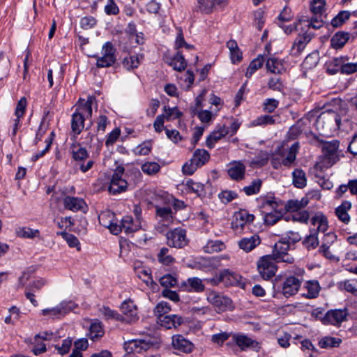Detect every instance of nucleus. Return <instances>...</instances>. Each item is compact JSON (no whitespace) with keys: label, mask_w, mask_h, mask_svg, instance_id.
Masks as SVG:
<instances>
[{"label":"nucleus","mask_w":357,"mask_h":357,"mask_svg":"<svg viewBox=\"0 0 357 357\" xmlns=\"http://www.w3.org/2000/svg\"><path fill=\"white\" fill-rule=\"evenodd\" d=\"M119 227L121 231L123 230L126 234H132L142 228V222L134 221L132 217L126 215L122 218Z\"/></svg>","instance_id":"393cba45"},{"label":"nucleus","mask_w":357,"mask_h":357,"mask_svg":"<svg viewBox=\"0 0 357 357\" xmlns=\"http://www.w3.org/2000/svg\"><path fill=\"white\" fill-rule=\"evenodd\" d=\"M209 158L210 155L205 149H197L192 157V161H194L199 167L203 166L206 162H208Z\"/></svg>","instance_id":"37998d69"},{"label":"nucleus","mask_w":357,"mask_h":357,"mask_svg":"<svg viewBox=\"0 0 357 357\" xmlns=\"http://www.w3.org/2000/svg\"><path fill=\"white\" fill-rule=\"evenodd\" d=\"M60 234L70 247L76 248L77 250H80L79 242L75 236L65 231L61 232Z\"/></svg>","instance_id":"0e129e2a"},{"label":"nucleus","mask_w":357,"mask_h":357,"mask_svg":"<svg viewBox=\"0 0 357 357\" xmlns=\"http://www.w3.org/2000/svg\"><path fill=\"white\" fill-rule=\"evenodd\" d=\"M261 243L258 235H252L250 237H245L238 241V246L241 249L248 252L255 248Z\"/></svg>","instance_id":"2f4dec72"},{"label":"nucleus","mask_w":357,"mask_h":357,"mask_svg":"<svg viewBox=\"0 0 357 357\" xmlns=\"http://www.w3.org/2000/svg\"><path fill=\"white\" fill-rule=\"evenodd\" d=\"M34 271L35 269L33 267H29L26 270L24 271L21 276L18 278L17 288L24 287Z\"/></svg>","instance_id":"774afa93"},{"label":"nucleus","mask_w":357,"mask_h":357,"mask_svg":"<svg viewBox=\"0 0 357 357\" xmlns=\"http://www.w3.org/2000/svg\"><path fill=\"white\" fill-rule=\"evenodd\" d=\"M337 286L341 290H345L347 292L357 295V279L351 278L341 281L338 282Z\"/></svg>","instance_id":"79ce46f5"},{"label":"nucleus","mask_w":357,"mask_h":357,"mask_svg":"<svg viewBox=\"0 0 357 357\" xmlns=\"http://www.w3.org/2000/svg\"><path fill=\"white\" fill-rule=\"evenodd\" d=\"M282 218V212L280 209L278 211L270 212L264 214V221L267 225H273Z\"/></svg>","instance_id":"6e6d98bb"},{"label":"nucleus","mask_w":357,"mask_h":357,"mask_svg":"<svg viewBox=\"0 0 357 357\" xmlns=\"http://www.w3.org/2000/svg\"><path fill=\"white\" fill-rule=\"evenodd\" d=\"M292 183L297 188L302 189L307 185L305 172L301 169H295L292 172Z\"/></svg>","instance_id":"e433bc0d"},{"label":"nucleus","mask_w":357,"mask_h":357,"mask_svg":"<svg viewBox=\"0 0 357 357\" xmlns=\"http://www.w3.org/2000/svg\"><path fill=\"white\" fill-rule=\"evenodd\" d=\"M124 168L118 167L114 174H112L110 180L108 191L109 193L116 195L124 192L128 188V182L126 179L123 178Z\"/></svg>","instance_id":"423d86ee"},{"label":"nucleus","mask_w":357,"mask_h":357,"mask_svg":"<svg viewBox=\"0 0 357 357\" xmlns=\"http://www.w3.org/2000/svg\"><path fill=\"white\" fill-rule=\"evenodd\" d=\"M180 289L187 292L201 293L204 291L205 285L202 279L191 277L181 283Z\"/></svg>","instance_id":"2eb2a0df"},{"label":"nucleus","mask_w":357,"mask_h":357,"mask_svg":"<svg viewBox=\"0 0 357 357\" xmlns=\"http://www.w3.org/2000/svg\"><path fill=\"white\" fill-rule=\"evenodd\" d=\"M325 5V0H312L310 10L313 15H322Z\"/></svg>","instance_id":"338daca9"},{"label":"nucleus","mask_w":357,"mask_h":357,"mask_svg":"<svg viewBox=\"0 0 357 357\" xmlns=\"http://www.w3.org/2000/svg\"><path fill=\"white\" fill-rule=\"evenodd\" d=\"M165 62L173 68L176 71H183L185 69L187 63L180 52H178L173 56H167L165 58Z\"/></svg>","instance_id":"c85d7f7f"},{"label":"nucleus","mask_w":357,"mask_h":357,"mask_svg":"<svg viewBox=\"0 0 357 357\" xmlns=\"http://www.w3.org/2000/svg\"><path fill=\"white\" fill-rule=\"evenodd\" d=\"M153 347V343L150 338L135 339L128 342L126 349L128 352L142 354Z\"/></svg>","instance_id":"4468645a"},{"label":"nucleus","mask_w":357,"mask_h":357,"mask_svg":"<svg viewBox=\"0 0 357 357\" xmlns=\"http://www.w3.org/2000/svg\"><path fill=\"white\" fill-rule=\"evenodd\" d=\"M157 257L160 263L166 266L171 265L175 261V259L171 255H169V249L165 247L160 249Z\"/></svg>","instance_id":"09e8293b"},{"label":"nucleus","mask_w":357,"mask_h":357,"mask_svg":"<svg viewBox=\"0 0 357 357\" xmlns=\"http://www.w3.org/2000/svg\"><path fill=\"white\" fill-rule=\"evenodd\" d=\"M232 340L243 351L248 348L257 349L259 347V343L257 341L243 334H234L232 336Z\"/></svg>","instance_id":"5701e85b"},{"label":"nucleus","mask_w":357,"mask_h":357,"mask_svg":"<svg viewBox=\"0 0 357 357\" xmlns=\"http://www.w3.org/2000/svg\"><path fill=\"white\" fill-rule=\"evenodd\" d=\"M26 105L27 101L26 98L24 97L21 98L17 104L15 111V115L16 116V119H15V123L13 125V135H15L17 130L21 126L20 119L23 117L25 113Z\"/></svg>","instance_id":"c756f323"},{"label":"nucleus","mask_w":357,"mask_h":357,"mask_svg":"<svg viewBox=\"0 0 357 357\" xmlns=\"http://www.w3.org/2000/svg\"><path fill=\"white\" fill-rule=\"evenodd\" d=\"M214 7L213 0H197V4L195 6V10L197 12L209 13Z\"/></svg>","instance_id":"5fc2aeb1"},{"label":"nucleus","mask_w":357,"mask_h":357,"mask_svg":"<svg viewBox=\"0 0 357 357\" xmlns=\"http://www.w3.org/2000/svg\"><path fill=\"white\" fill-rule=\"evenodd\" d=\"M143 59L144 55L142 54L129 55L123 59L122 64L127 70H132L137 68Z\"/></svg>","instance_id":"72a5a7b5"},{"label":"nucleus","mask_w":357,"mask_h":357,"mask_svg":"<svg viewBox=\"0 0 357 357\" xmlns=\"http://www.w3.org/2000/svg\"><path fill=\"white\" fill-rule=\"evenodd\" d=\"M72 157L76 162V166L84 162V160L89 158V154L86 149L79 146V144L72 145Z\"/></svg>","instance_id":"c9c22d12"},{"label":"nucleus","mask_w":357,"mask_h":357,"mask_svg":"<svg viewBox=\"0 0 357 357\" xmlns=\"http://www.w3.org/2000/svg\"><path fill=\"white\" fill-rule=\"evenodd\" d=\"M116 49L111 42L105 43L101 50V56H95L98 68H108L112 66L116 60Z\"/></svg>","instance_id":"7ed1b4c3"},{"label":"nucleus","mask_w":357,"mask_h":357,"mask_svg":"<svg viewBox=\"0 0 357 357\" xmlns=\"http://www.w3.org/2000/svg\"><path fill=\"white\" fill-rule=\"evenodd\" d=\"M98 220L100 224L108 228L112 234L116 235L121 232V228L115 221V214L112 211H102L98 216Z\"/></svg>","instance_id":"f8f14e48"},{"label":"nucleus","mask_w":357,"mask_h":357,"mask_svg":"<svg viewBox=\"0 0 357 357\" xmlns=\"http://www.w3.org/2000/svg\"><path fill=\"white\" fill-rule=\"evenodd\" d=\"M302 22H303L305 24V26H307L308 29L312 28L315 30L321 28L324 24L323 20V15H313V16L311 17L310 19L303 18L299 20V23Z\"/></svg>","instance_id":"4c0bfd02"},{"label":"nucleus","mask_w":357,"mask_h":357,"mask_svg":"<svg viewBox=\"0 0 357 357\" xmlns=\"http://www.w3.org/2000/svg\"><path fill=\"white\" fill-rule=\"evenodd\" d=\"M262 181L259 178H257L253 180L249 185L245 186L242 190L246 195L251 196L259 193Z\"/></svg>","instance_id":"de8ad7c7"},{"label":"nucleus","mask_w":357,"mask_h":357,"mask_svg":"<svg viewBox=\"0 0 357 357\" xmlns=\"http://www.w3.org/2000/svg\"><path fill=\"white\" fill-rule=\"evenodd\" d=\"M217 281L223 282L227 286H233L238 282L239 276L238 274L225 269L220 273Z\"/></svg>","instance_id":"473e14b6"},{"label":"nucleus","mask_w":357,"mask_h":357,"mask_svg":"<svg viewBox=\"0 0 357 357\" xmlns=\"http://www.w3.org/2000/svg\"><path fill=\"white\" fill-rule=\"evenodd\" d=\"M157 321L161 326L167 329H171L176 328L181 326L184 322V319L177 314H168L158 318Z\"/></svg>","instance_id":"aec40b11"},{"label":"nucleus","mask_w":357,"mask_h":357,"mask_svg":"<svg viewBox=\"0 0 357 357\" xmlns=\"http://www.w3.org/2000/svg\"><path fill=\"white\" fill-rule=\"evenodd\" d=\"M85 118L80 113L75 112L71 116L70 135L76 138L82 132L85 125Z\"/></svg>","instance_id":"412c9836"},{"label":"nucleus","mask_w":357,"mask_h":357,"mask_svg":"<svg viewBox=\"0 0 357 357\" xmlns=\"http://www.w3.org/2000/svg\"><path fill=\"white\" fill-rule=\"evenodd\" d=\"M347 313L345 310H334L328 311L322 319L324 324L340 325L346 320Z\"/></svg>","instance_id":"a211bd4d"},{"label":"nucleus","mask_w":357,"mask_h":357,"mask_svg":"<svg viewBox=\"0 0 357 357\" xmlns=\"http://www.w3.org/2000/svg\"><path fill=\"white\" fill-rule=\"evenodd\" d=\"M76 305L73 301H63L53 308H47L42 310V314L50 316L52 319H59L75 309Z\"/></svg>","instance_id":"6e6552de"},{"label":"nucleus","mask_w":357,"mask_h":357,"mask_svg":"<svg viewBox=\"0 0 357 357\" xmlns=\"http://www.w3.org/2000/svg\"><path fill=\"white\" fill-rule=\"evenodd\" d=\"M275 263L271 255L264 256L258 261L257 270L264 280H268L275 275L278 270Z\"/></svg>","instance_id":"20e7f679"},{"label":"nucleus","mask_w":357,"mask_h":357,"mask_svg":"<svg viewBox=\"0 0 357 357\" xmlns=\"http://www.w3.org/2000/svg\"><path fill=\"white\" fill-rule=\"evenodd\" d=\"M160 284L165 287V289L174 287L178 284V275L174 274H165L160 278Z\"/></svg>","instance_id":"c03bdc74"},{"label":"nucleus","mask_w":357,"mask_h":357,"mask_svg":"<svg viewBox=\"0 0 357 357\" xmlns=\"http://www.w3.org/2000/svg\"><path fill=\"white\" fill-rule=\"evenodd\" d=\"M307 203V200L305 199H302L301 200L291 199L286 203L284 206L287 211L297 212L304 208Z\"/></svg>","instance_id":"a18cd8bd"},{"label":"nucleus","mask_w":357,"mask_h":357,"mask_svg":"<svg viewBox=\"0 0 357 357\" xmlns=\"http://www.w3.org/2000/svg\"><path fill=\"white\" fill-rule=\"evenodd\" d=\"M121 310L123 314L122 321L132 323L138 319L137 307L132 301H125L121 305Z\"/></svg>","instance_id":"dca6fc26"},{"label":"nucleus","mask_w":357,"mask_h":357,"mask_svg":"<svg viewBox=\"0 0 357 357\" xmlns=\"http://www.w3.org/2000/svg\"><path fill=\"white\" fill-rule=\"evenodd\" d=\"M225 244L223 242L219 240H210L207 242L205 246H204L203 249L205 252L212 253V252H218L222 251L225 249Z\"/></svg>","instance_id":"49530a36"},{"label":"nucleus","mask_w":357,"mask_h":357,"mask_svg":"<svg viewBox=\"0 0 357 357\" xmlns=\"http://www.w3.org/2000/svg\"><path fill=\"white\" fill-rule=\"evenodd\" d=\"M65 208L72 211H82L86 206L85 202L81 198L67 196L63 199Z\"/></svg>","instance_id":"7c9ffc66"},{"label":"nucleus","mask_w":357,"mask_h":357,"mask_svg":"<svg viewBox=\"0 0 357 357\" xmlns=\"http://www.w3.org/2000/svg\"><path fill=\"white\" fill-rule=\"evenodd\" d=\"M105 333L102 325L98 320L91 323L89 327V336L93 340H96L102 337Z\"/></svg>","instance_id":"a19ab883"},{"label":"nucleus","mask_w":357,"mask_h":357,"mask_svg":"<svg viewBox=\"0 0 357 357\" xmlns=\"http://www.w3.org/2000/svg\"><path fill=\"white\" fill-rule=\"evenodd\" d=\"M342 342V340L340 338H335L333 337H324L319 342L321 348H332L337 347Z\"/></svg>","instance_id":"4d7b16f0"},{"label":"nucleus","mask_w":357,"mask_h":357,"mask_svg":"<svg viewBox=\"0 0 357 357\" xmlns=\"http://www.w3.org/2000/svg\"><path fill=\"white\" fill-rule=\"evenodd\" d=\"M257 201L263 214L278 211L282 206V202L273 195L260 196Z\"/></svg>","instance_id":"9d476101"},{"label":"nucleus","mask_w":357,"mask_h":357,"mask_svg":"<svg viewBox=\"0 0 357 357\" xmlns=\"http://www.w3.org/2000/svg\"><path fill=\"white\" fill-rule=\"evenodd\" d=\"M245 166L241 161H233L229 163L227 169L229 176L234 181H239L245 178Z\"/></svg>","instance_id":"6ab92c4d"},{"label":"nucleus","mask_w":357,"mask_h":357,"mask_svg":"<svg viewBox=\"0 0 357 357\" xmlns=\"http://www.w3.org/2000/svg\"><path fill=\"white\" fill-rule=\"evenodd\" d=\"M299 149L298 142L293 144L289 149L287 155L282 159V164L285 167H290L296 160Z\"/></svg>","instance_id":"58836bf2"},{"label":"nucleus","mask_w":357,"mask_h":357,"mask_svg":"<svg viewBox=\"0 0 357 357\" xmlns=\"http://www.w3.org/2000/svg\"><path fill=\"white\" fill-rule=\"evenodd\" d=\"M93 105L97 106L96 98L93 96H88L86 100L80 98L75 112L80 113L85 119L91 118Z\"/></svg>","instance_id":"f3484780"},{"label":"nucleus","mask_w":357,"mask_h":357,"mask_svg":"<svg viewBox=\"0 0 357 357\" xmlns=\"http://www.w3.org/2000/svg\"><path fill=\"white\" fill-rule=\"evenodd\" d=\"M185 186L188 190L195 193L198 197L204 195V185L200 183L189 179L186 181Z\"/></svg>","instance_id":"8fccbe9b"},{"label":"nucleus","mask_w":357,"mask_h":357,"mask_svg":"<svg viewBox=\"0 0 357 357\" xmlns=\"http://www.w3.org/2000/svg\"><path fill=\"white\" fill-rule=\"evenodd\" d=\"M72 339L68 337L62 341L61 345L56 344L54 346V348L59 354L64 356L70 351L72 346Z\"/></svg>","instance_id":"69168bd1"},{"label":"nucleus","mask_w":357,"mask_h":357,"mask_svg":"<svg viewBox=\"0 0 357 357\" xmlns=\"http://www.w3.org/2000/svg\"><path fill=\"white\" fill-rule=\"evenodd\" d=\"M141 169L147 175H153L160 171V166L155 162H146L142 165Z\"/></svg>","instance_id":"680f3d73"},{"label":"nucleus","mask_w":357,"mask_h":357,"mask_svg":"<svg viewBox=\"0 0 357 357\" xmlns=\"http://www.w3.org/2000/svg\"><path fill=\"white\" fill-rule=\"evenodd\" d=\"M311 39L312 36L310 33H305L303 35H299L291 47L290 54L293 56H298Z\"/></svg>","instance_id":"a878e982"},{"label":"nucleus","mask_w":357,"mask_h":357,"mask_svg":"<svg viewBox=\"0 0 357 357\" xmlns=\"http://www.w3.org/2000/svg\"><path fill=\"white\" fill-rule=\"evenodd\" d=\"M171 311L170 305L165 301L158 303L154 308V314L158 318L167 315V314Z\"/></svg>","instance_id":"13d9d810"},{"label":"nucleus","mask_w":357,"mask_h":357,"mask_svg":"<svg viewBox=\"0 0 357 357\" xmlns=\"http://www.w3.org/2000/svg\"><path fill=\"white\" fill-rule=\"evenodd\" d=\"M349 39V33L338 31L335 33L331 40V46L334 49H340Z\"/></svg>","instance_id":"f704fd0d"},{"label":"nucleus","mask_w":357,"mask_h":357,"mask_svg":"<svg viewBox=\"0 0 357 357\" xmlns=\"http://www.w3.org/2000/svg\"><path fill=\"white\" fill-rule=\"evenodd\" d=\"M350 15L349 11L342 10L332 19L331 24L334 28H338L349 19Z\"/></svg>","instance_id":"603ef678"},{"label":"nucleus","mask_w":357,"mask_h":357,"mask_svg":"<svg viewBox=\"0 0 357 357\" xmlns=\"http://www.w3.org/2000/svg\"><path fill=\"white\" fill-rule=\"evenodd\" d=\"M266 67L268 71L274 74H281L286 70L284 61L272 56L267 59Z\"/></svg>","instance_id":"bb28decb"},{"label":"nucleus","mask_w":357,"mask_h":357,"mask_svg":"<svg viewBox=\"0 0 357 357\" xmlns=\"http://www.w3.org/2000/svg\"><path fill=\"white\" fill-rule=\"evenodd\" d=\"M311 224L313 227L310 229V234L303 241V244L308 250L317 248L319 245L318 233H325L328 227L326 217L321 213L312 218Z\"/></svg>","instance_id":"f257e3e1"},{"label":"nucleus","mask_w":357,"mask_h":357,"mask_svg":"<svg viewBox=\"0 0 357 357\" xmlns=\"http://www.w3.org/2000/svg\"><path fill=\"white\" fill-rule=\"evenodd\" d=\"M99 311L107 320L112 319L121 321L123 320V316L121 314H119L116 311L110 309L109 307L103 306L99 310Z\"/></svg>","instance_id":"3c124183"},{"label":"nucleus","mask_w":357,"mask_h":357,"mask_svg":"<svg viewBox=\"0 0 357 357\" xmlns=\"http://www.w3.org/2000/svg\"><path fill=\"white\" fill-rule=\"evenodd\" d=\"M138 276L142 279L148 286L151 288H154L156 286V283L153 281L151 276V273L149 269H140L137 271Z\"/></svg>","instance_id":"052dcab7"},{"label":"nucleus","mask_w":357,"mask_h":357,"mask_svg":"<svg viewBox=\"0 0 357 357\" xmlns=\"http://www.w3.org/2000/svg\"><path fill=\"white\" fill-rule=\"evenodd\" d=\"M289 250V243L285 240L278 241L273 248V255H271L275 262H284L287 264H293L294 258L288 253Z\"/></svg>","instance_id":"39448f33"},{"label":"nucleus","mask_w":357,"mask_h":357,"mask_svg":"<svg viewBox=\"0 0 357 357\" xmlns=\"http://www.w3.org/2000/svg\"><path fill=\"white\" fill-rule=\"evenodd\" d=\"M319 142L321 143V167H330L340 160L338 153L340 141L334 139L332 141L319 140Z\"/></svg>","instance_id":"f03ea898"},{"label":"nucleus","mask_w":357,"mask_h":357,"mask_svg":"<svg viewBox=\"0 0 357 357\" xmlns=\"http://www.w3.org/2000/svg\"><path fill=\"white\" fill-rule=\"evenodd\" d=\"M10 61L8 56L0 53V79H2L8 74Z\"/></svg>","instance_id":"e2e57ef3"},{"label":"nucleus","mask_w":357,"mask_h":357,"mask_svg":"<svg viewBox=\"0 0 357 357\" xmlns=\"http://www.w3.org/2000/svg\"><path fill=\"white\" fill-rule=\"evenodd\" d=\"M255 220V215L249 213L247 210L241 209L236 212L234 215V220L231 222L232 228L235 231L242 230L243 227L252 223Z\"/></svg>","instance_id":"9b49d317"},{"label":"nucleus","mask_w":357,"mask_h":357,"mask_svg":"<svg viewBox=\"0 0 357 357\" xmlns=\"http://www.w3.org/2000/svg\"><path fill=\"white\" fill-rule=\"evenodd\" d=\"M305 289L307 290V292L302 293V296L308 299H313L318 297L321 287L317 280H308L303 285V290Z\"/></svg>","instance_id":"cd10ccee"},{"label":"nucleus","mask_w":357,"mask_h":357,"mask_svg":"<svg viewBox=\"0 0 357 357\" xmlns=\"http://www.w3.org/2000/svg\"><path fill=\"white\" fill-rule=\"evenodd\" d=\"M229 133L228 128L225 125L217 126L215 130L206 138V144L209 149H212L215 142Z\"/></svg>","instance_id":"b1692460"},{"label":"nucleus","mask_w":357,"mask_h":357,"mask_svg":"<svg viewBox=\"0 0 357 357\" xmlns=\"http://www.w3.org/2000/svg\"><path fill=\"white\" fill-rule=\"evenodd\" d=\"M172 344L174 349L185 354L193 349V344L181 335H173Z\"/></svg>","instance_id":"4be33fe9"},{"label":"nucleus","mask_w":357,"mask_h":357,"mask_svg":"<svg viewBox=\"0 0 357 357\" xmlns=\"http://www.w3.org/2000/svg\"><path fill=\"white\" fill-rule=\"evenodd\" d=\"M167 245L176 248H181L187 245L186 231L181 228H176L166 234Z\"/></svg>","instance_id":"1a4fd4ad"},{"label":"nucleus","mask_w":357,"mask_h":357,"mask_svg":"<svg viewBox=\"0 0 357 357\" xmlns=\"http://www.w3.org/2000/svg\"><path fill=\"white\" fill-rule=\"evenodd\" d=\"M156 214L159 216L162 220L167 222H171L173 219L172 211L170 207H160L156 206Z\"/></svg>","instance_id":"bf43d9fd"},{"label":"nucleus","mask_w":357,"mask_h":357,"mask_svg":"<svg viewBox=\"0 0 357 357\" xmlns=\"http://www.w3.org/2000/svg\"><path fill=\"white\" fill-rule=\"evenodd\" d=\"M351 208V204L349 202H343L340 206H339L335 209V214L339 218L340 220L343 222L344 223L347 224L350 220V217L348 214V211Z\"/></svg>","instance_id":"ea45409f"},{"label":"nucleus","mask_w":357,"mask_h":357,"mask_svg":"<svg viewBox=\"0 0 357 357\" xmlns=\"http://www.w3.org/2000/svg\"><path fill=\"white\" fill-rule=\"evenodd\" d=\"M16 234L17 236L21 238H33L40 236L38 229H33L29 227H20L17 229Z\"/></svg>","instance_id":"864d4df0"},{"label":"nucleus","mask_w":357,"mask_h":357,"mask_svg":"<svg viewBox=\"0 0 357 357\" xmlns=\"http://www.w3.org/2000/svg\"><path fill=\"white\" fill-rule=\"evenodd\" d=\"M206 300L220 311H225L231 307V301L229 298L213 290L207 291Z\"/></svg>","instance_id":"0eeeda50"},{"label":"nucleus","mask_w":357,"mask_h":357,"mask_svg":"<svg viewBox=\"0 0 357 357\" xmlns=\"http://www.w3.org/2000/svg\"><path fill=\"white\" fill-rule=\"evenodd\" d=\"M301 283V280L295 276L286 278L282 284V294L286 298L295 295L298 291Z\"/></svg>","instance_id":"ddd939ff"}]
</instances>
